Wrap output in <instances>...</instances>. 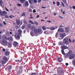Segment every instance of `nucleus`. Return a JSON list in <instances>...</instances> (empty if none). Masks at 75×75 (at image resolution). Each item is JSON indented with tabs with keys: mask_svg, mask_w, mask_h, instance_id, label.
<instances>
[{
	"mask_svg": "<svg viewBox=\"0 0 75 75\" xmlns=\"http://www.w3.org/2000/svg\"><path fill=\"white\" fill-rule=\"evenodd\" d=\"M29 21L30 23H31V24H34V23H33L32 21L30 20H29Z\"/></svg>",
	"mask_w": 75,
	"mask_h": 75,
	"instance_id": "27",
	"label": "nucleus"
},
{
	"mask_svg": "<svg viewBox=\"0 0 75 75\" xmlns=\"http://www.w3.org/2000/svg\"><path fill=\"white\" fill-rule=\"evenodd\" d=\"M48 32L47 30L45 31L44 33V34H48Z\"/></svg>",
	"mask_w": 75,
	"mask_h": 75,
	"instance_id": "31",
	"label": "nucleus"
},
{
	"mask_svg": "<svg viewBox=\"0 0 75 75\" xmlns=\"http://www.w3.org/2000/svg\"><path fill=\"white\" fill-rule=\"evenodd\" d=\"M58 72H60V73H62V72H63V71H59V70L58 71Z\"/></svg>",
	"mask_w": 75,
	"mask_h": 75,
	"instance_id": "56",
	"label": "nucleus"
},
{
	"mask_svg": "<svg viewBox=\"0 0 75 75\" xmlns=\"http://www.w3.org/2000/svg\"><path fill=\"white\" fill-rule=\"evenodd\" d=\"M75 57V54H71L69 57V59H72L73 58H74Z\"/></svg>",
	"mask_w": 75,
	"mask_h": 75,
	"instance_id": "7",
	"label": "nucleus"
},
{
	"mask_svg": "<svg viewBox=\"0 0 75 75\" xmlns=\"http://www.w3.org/2000/svg\"><path fill=\"white\" fill-rule=\"evenodd\" d=\"M35 28V26L34 25H33L32 26V28L33 29V28Z\"/></svg>",
	"mask_w": 75,
	"mask_h": 75,
	"instance_id": "45",
	"label": "nucleus"
},
{
	"mask_svg": "<svg viewBox=\"0 0 75 75\" xmlns=\"http://www.w3.org/2000/svg\"><path fill=\"white\" fill-rule=\"evenodd\" d=\"M30 35L32 36H34V33H31Z\"/></svg>",
	"mask_w": 75,
	"mask_h": 75,
	"instance_id": "44",
	"label": "nucleus"
},
{
	"mask_svg": "<svg viewBox=\"0 0 75 75\" xmlns=\"http://www.w3.org/2000/svg\"><path fill=\"white\" fill-rule=\"evenodd\" d=\"M4 16L5 18H9V17H8V16L7 15H5V16Z\"/></svg>",
	"mask_w": 75,
	"mask_h": 75,
	"instance_id": "34",
	"label": "nucleus"
},
{
	"mask_svg": "<svg viewBox=\"0 0 75 75\" xmlns=\"http://www.w3.org/2000/svg\"><path fill=\"white\" fill-rule=\"evenodd\" d=\"M72 64L74 66H75V59L72 61Z\"/></svg>",
	"mask_w": 75,
	"mask_h": 75,
	"instance_id": "19",
	"label": "nucleus"
},
{
	"mask_svg": "<svg viewBox=\"0 0 75 75\" xmlns=\"http://www.w3.org/2000/svg\"><path fill=\"white\" fill-rule=\"evenodd\" d=\"M1 44L4 45H6L7 44V41L5 40H2V42H1Z\"/></svg>",
	"mask_w": 75,
	"mask_h": 75,
	"instance_id": "5",
	"label": "nucleus"
},
{
	"mask_svg": "<svg viewBox=\"0 0 75 75\" xmlns=\"http://www.w3.org/2000/svg\"><path fill=\"white\" fill-rule=\"evenodd\" d=\"M58 31H59L60 32H64V30L62 28H59L58 30Z\"/></svg>",
	"mask_w": 75,
	"mask_h": 75,
	"instance_id": "16",
	"label": "nucleus"
},
{
	"mask_svg": "<svg viewBox=\"0 0 75 75\" xmlns=\"http://www.w3.org/2000/svg\"><path fill=\"white\" fill-rule=\"evenodd\" d=\"M16 24H18V25H19L20 24V21L18 20H16Z\"/></svg>",
	"mask_w": 75,
	"mask_h": 75,
	"instance_id": "21",
	"label": "nucleus"
},
{
	"mask_svg": "<svg viewBox=\"0 0 75 75\" xmlns=\"http://www.w3.org/2000/svg\"><path fill=\"white\" fill-rule=\"evenodd\" d=\"M5 54L7 56V55H8L10 54V52H5Z\"/></svg>",
	"mask_w": 75,
	"mask_h": 75,
	"instance_id": "20",
	"label": "nucleus"
},
{
	"mask_svg": "<svg viewBox=\"0 0 75 75\" xmlns=\"http://www.w3.org/2000/svg\"><path fill=\"white\" fill-rule=\"evenodd\" d=\"M17 6H18L19 7H20L21 6V4H17Z\"/></svg>",
	"mask_w": 75,
	"mask_h": 75,
	"instance_id": "36",
	"label": "nucleus"
},
{
	"mask_svg": "<svg viewBox=\"0 0 75 75\" xmlns=\"http://www.w3.org/2000/svg\"><path fill=\"white\" fill-rule=\"evenodd\" d=\"M3 59L6 62H7L8 61V59L6 57H3Z\"/></svg>",
	"mask_w": 75,
	"mask_h": 75,
	"instance_id": "11",
	"label": "nucleus"
},
{
	"mask_svg": "<svg viewBox=\"0 0 75 75\" xmlns=\"http://www.w3.org/2000/svg\"><path fill=\"white\" fill-rule=\"evenodd\" d=\"M25 5L26 7H28V6L29 5L28 2L27 1H26L25 3Z\"/></svg>",
	"mask_w": 75,
	"mask_h": 75,
	"instance_id": "14",
	"label": "nucleus"
},
{
	"mask_svg": "<svg viewBox=\"0 0 75 75\" xmlns=\"http://www.w3.org/2000/svg\"><path fill=\"white\" fill-rule=\"evenodd\" d=\"M72 8H74V9H75V6H74V5H73V6H72Z\"/></svg>",
	"mask_w": 75,
	"mask_h": 75,
	"instance_id": "48",
	"label": "nucleus"
},
{
	"mask_svg": "<svg viewBox=\"0 0 75 75\" xmlns=\"http://www.w3.org/2000/svg\"><path fill=\"white\" fill-rule=\"evenodd\" d=\"M62 13L63 14H64V15H65V11H63Z\"/></svg>",
	"mask_w": 75,
	"mask_h": 75,
	"instance_id": "59",
	"label": "nucleus"
},
{
	"mask_svg": "<svg viewBox=\"0 0 75 75\" xmlns=\"http://www.w3.org/2000/svg\"><path fill=\"white\" fill-rule=\"evenodd\" d=\"M50 29V30H54V29H55V28L54 27H52Z\"/></svg>",
	"mask_w": 75,
	"mask_h": 75,
	"instance_id": "35",
	"label": "nucleus"
},
{
	"mask_svg": "<svg viewBox=\"0 0 75 75\" xmlns=\"http://www.w3.org/2000/svg\"><path fill=\"white\" fill-rule=\"evenodd\" d=\"M15 61L17 62H19V63H21V60H15Z\"/></svg>",
	"mask_w": 75,
	"mask_h": 75,
	"instance_id": "23",
	"label": "nucleus"
},
{
	"mask_svg": "<svg viewBox=\"0 0 75 75\" xmlns=\"http://www.w3.org/2000/svg\"><path fill=\"white\" fill-rule=\"evenodd\" d=\"M6 40H8L9 41H13V38L11 37H8L6 38Z\"/></svg>",
	"mask_w": 75,
	"mask_h": 75,
	"instance_id": "9",
	"label": "nucleus"
},
{
	"mask_svg": "<svg viewBox=\"0 0 75 75\" xmlns=\"http://www.w3.org/2000/svg\"><path fill=\"white\" fill-rule=\"evenodd\" d=\"M13 45L14 47H17L18 46V43L17 42L14 41L13 43Z\"/></svg>",
	"mask_w": 75,
	"mask_h": 75,
	"instance_id": "6",
	"label": "nucleus"
},
{
	"mask_svg": "<svg viewBox=\"0 0 75 75\" xmlns=\"http://www.w3.org/2000/svg\"><path fill=\"white\" fill-rule=\"evenodd\" d=\"M57 4L58 6H59V2H57Z\"/></svg>",
	"mask_w": 75,
	"mask_h": 75,
	"instance_id": "41",
	"label": "nucleus"
},
{
	"mask_svg": "<svg viewBox=\"0 0 75 75\" xmlns=\"http://www.w3.org/2000/svg\"><path fill=\"white\" fill-rule=\"evenodd\" d=\"M41 0H39L38 3H40V2H41Z\"/></svg>",
	"mask_w": 75,
	"mask_h": 75,
	"instance_id": "58",
	"label": "nucleus"
},
{
	"mask_svg": "<svg viewBox=\"0 0 75 75\" xmlns=\"http://www.w3.org/2000/svg\"><path fill=\"white\" fill-rule=\"evenodd\" d=\"M16 28H18V26H16Z\"/></svg>",
	"mask_w": 75,
	"mask_h": 75,
	"instance_id": "64",
	"label": "nucleus"
},
{
	"mask_svg": "<svg viewBox=\"0 0 75 75\" xmlns=\"http://www.w3.org/2000/svg\"><path fill=\"white\" fill-rule=\"evenodd\" d=\"M69 55H70V54H69V53H67L64 56V58H68V57H69Z\"/></svg>",
	"mask_w": 75,
	"mask_h": 75,
	"instance_id": "15",
	"label": "nucleus"
},
{
	"mask_svg": "<svg viewBox=\"0 0 75 75\" xmlns=\"http://www.w3.org/2000/svg\"><path fill=\"white\" fill-rule=\"evenodd\" d=\"M7 14V13L5 11H4L3 12H1V15L2 16H5V14Z\"/></svg>",
	"mask_w": 75,
	"mask_h": 75,
	"instance_id": "8",
	"label": "nucleus"
},
{
	"mask_svg": "<svg viewBox=\"0 0 75 75\" xmlns=\"http://www.w3.org/2000/svg\"><path fill=\"white\" fill-rule=\"evenodd\" d=\"M20 2L22 3H24V1H25V0H20Z\"/></svg>",
	"mask_w": 75,
	"mask_h": 75,
	"instance_id": "29",
	"label": "nucleus"
},
{
	"mask_svg": "<svg viewBox=\"0 0 75 75\" xmlns=\"http://www.w3.org/2000/svg\"><path fill=\"white\" fill-rule=\"evenodd\" d=\"M15 39L17 40H19L20 39V36L18 34H16L15 35Z\"/></svg>",
	"mask_w": 75,
	"mask_h": 75,
	"instance_id": "4",
	"label": "nucleus"
},
{
	"mask_svg": "<svg viewBox=\"0 0 75 75\" xmlns=\"http://www.w3.org/2000/svg\"><path fill=\"white\" fill-rule=\"evenodd\" d=\"M36 74L34 73H32L31 75H35Z\"/></svg>",
	"mask_w": 75,
	"mask_h": 75,
	"instance_id": "47",
	"label": "nucleus"
},
{
	"mask_svg": "<svg viewBox=\"0 0 75 75\" xmlns=\"http://www.w3.org/2000/svg\"><path fill=\"white\" fill-rule=\"evenodd\" d=\"M42 28L43 30H46V28L44 26L42 27Z\"/></svg>",
	"mask_w": 75,
	"mask_h": 75,
	"instance_id": "33",
	"label": "nucleus"
},
{
	"mask_svg": "<svg viewBox=\"0 0 75 75\" xmlns=\"http://www.w3.org/2000/svg\"><path fill=\"white\" fill-rule=\"evenodd\" d=\"M23 67H22L21 66H20L19 67V69H22Z\"/></svg>",
	"mask_w": 75,
	"mask_h": 75,
	"instance_id": "55",
	"label": "nucleus"
},
{
	"mask_svg": "<svg viewBox=\"0 0 75 75\" xmlns=\"http://www.w3.org/2000/svg\"><path fill=\"white\" fill-rule=\"evenodd\" d=\"M68 43H69V42H68V38H66L63 40V42L61 41L59 42V43L58 45H64V44H68Z\"/></svg>",
	"mask_w": 75,
	"mask_h": 75,
	"instance_id": "1",
	"label": "nucleus"
},
{
	"mask_svg": "<svg viewBox=\"0 0 75 75\" xmlns=\"http://www.w3.org/2000/svg\"><path fill=\"white\" fill-rule=\"evenodd\" d=\"M22 16H25V12H23L22 15H21Z\"/></svg>",
	"mask_w": 75,
	"mask_h": 75,
	"instance_id": "32",
	"label": "nucleus"
},
{
	"mask_svg": "<svg viewBox=\"0 0 75 75\" xmlns=\"http://www.w3.org/2000/svg\"><path fill=\"white\" fill-rule=\"evenodd\" d=\"M59 62H61L62 61V59L60 57H59L58 59Z\"/></svg>",
	"mask_w": 75,
	"mask_h": 75,
	"instance_id": "17",
	"label": "nucleus"
},
{
	"mask_svg": "<svg viewBox=\"0 0 75 75\" xmlns=\"http://www.w3.org/2000/svg\"><path fill=\"white\" fill-rule=\"evenodd\" d=\"M69 42H72V41H71V40L70 39H69Z\"/></svg>",
	"mask_w": 75,
	"mask_h": 75,
	"instance_id": "50",
	"label": "nucleus"
},
{
	"mask_svg": "<svg viewBox=\"0 0 75 75\" xmlns=\"http://www.w3.org/2000/svg\"><path fill=\"white\" fill-rule=\"evenodd\" d=\"M28 26L29 27H31V25H30V24H29L28 25Z\"/></svg>",
	"mask_w": 75,
	"mask_h": 75,
	"instance_id": "53",
	"label": "nucleus"
},
{
	"mask_svg": "<svg viewBox=\"0 0 75 75\" xmlns=\"http://www.w3.org/2000/svg\"><path fill=\"white\" fill-rule=\"evenodd\" d=\"M34 0H29V2L30 4H33V1Z\"/></svg>",
	"mask_w": 75,
	"mask_h": 75,
	"instance_id": "26",
	"label": "nucleus"
},
{
	"mask_svg": "<svg viewBox=\"0 0 75 75\" xmlns=\"http://www.w3.org/2000/svg\"><path fill=\"white\" fill-rule=\"evenodd\" d=\"M47 58H47V56L45 54V57H44V59H45V60L47 61Z\"/></svg>",
	"mask_w": 75,
	"mask_h": 75,
	"instance_id": "24",
	"label": "nucleus"
},
{
	"mask_svg": "<svg viewBox=\"0 0 75 75\" xmlns=\"http://www.w3.org/2000/svg\"><path fill=\"white\" fill-rule=\"evenodd\" d=\"M40 17V16H39V15H38L36 17V18H38V17Z\"/></svg>",
	"mask_w": 75,
	"mask_h": 75,
	"instance_id": "61",
	"label": "nucleus"
},
{
	"mask_svg": "<svg viewBox=\"0 0 75 75\" xmlns=\"http://www.w3.org/2000/svg\"><path fill=\"white\" fill-rule=\"evenodd\" d=\"M34 0V2L35 3H37V0Z\"/></svg>",
	"mask_w": 75,
	"mask_h": 75,
	"instance_id": "49",
	"label": "nucleus"
},
{
	"mask_svg": "<svg viewBox=\"0 0 75 75\" xmlns=\"http://www.w3.org/2000/svg\"><path fill=\"white\" fill-rule=\"evenodd\" d=\"M58 32H57L55 35L56 38H57V37H58Z\"/></svg>",
	"mask_w": 75,
	"mask_h": 75,
	"instance_id": "30",
	"label": "nucleus"
},
{
	"mask_svg": "<svg viewBox=\"0 0 75 75\" xmlns=\"http://www.w3.org/2000/svg\"><path fill=\"white\" fill-rule=\"evenodd\" d=\"M41 31V30L40 29H34V32L35 34H38V33H40Z\"/></svg>",
	"mask_w": 75,
	"mask_h": 75,
	"instance_id": "3",
	"label": "nucleus"
},
{
	"mask_svg": "<svg viewBox=\"0 0 75 75\" xmlns=\"http://www.w3.org/2000/svg\"><path fill=\"white\" fill-rule=\"evenodd\" d=\"M65 31L66 32L68 33V32L69 31V29L67 27L66 28H65Z\"/></svg>",
	"mask_w": 75,
	"mask_h": 75,
	"instance_id": "25",
	"label": "nucleus"
},
{
	"mask_svg": "<svg viewBox=\"0 0 75 75\" xmlns=\"http://www.w3.org/2000/svg\"><path fill=\"white\" fill-rule=\"evenodd\" d=\"M63 1L64 3H66V0H62Z\"/></svg>",
	"mask_w": 75,
	"mask_h": 75,
	"instance_id": "46",
	"label": "nucleus"
},
{
	"mask_svg": "<svg viewBox=\"0 0 75 75\" xmlns=\"http://www.w3.org/2000/svg\"><path fill=\"white\" fill-rule=\"evenodd\" d=\"M11 69V66H9L7 68H6V70L7 71H10Z\"/></svg>",
	"mask_w": 75,
	"mask_h": 75,
	"instance_id": "10",
	"label": "nucleus"
},
{
	"mask_svg": "<svg viewBox=\"0 0 75 75\" xmlns=\"http://www.w3.org/2000/svg\"><path fill=\"white\" fill-rule=\"evenodd\" d=\"M54 16H56L57 15V13H54Z\"/></svg>",
	"mask_w": 75,
	"mask_h": 75,
	"instance_id": "63",
	"label": "nucleus"
},
{
	"mask_svg": "<svg viewBox=\"0 0 75 75\" xmlns=\"http://www.w3.org/2000/svg\"><path fill=\"white\" fill-rule=\"evenodd\" d=\"M25 25H23L22 26L21 28H22V29H24V28H25Z\"/></svg>",
	"mask_w": 75,
	"mask_h": 75,
	"instance_id": "28",
	"label": "nucleus"
},
{
	"mask_svg": "<svg viewBox=\"0 0 75 75\" xmlns=\"http://www.w3.org/2000/svg\"><path fill=\"white\" fill-rule=\"evenodd\" d=\"M62 6H63V7H65V5H64V3H63L62 2Z\"/></svg>",
	"mask_w": 75,
	"mask_h": 75,
	"instance_id": "40",
	"label": "nucleus"
},
{
	"mask_svg": "<svg viewBox=\"0 0 75 75\" xmlns=\"http://www.w3.org/2000/svg\"><path fill=\"white\" fill-rule=\"evenodd\" d=\"M62 48V52L63 55H65V53L64 52V50H65V49H67L68 47L67 46H65L64 45L62 46L61 47Z\"/></svg>",
	"mask_w": 75,
	"mask_h": 75,
	"instance_id": "2",
	"label": "nucleus"
},
{
	"mask_svg": "<svg viewBox=\"0 0 75 75\" xmlns=\"http://www.w3.org/2000/svg\"><path fill=\"white\" fill-rule=\"evenodd\" d=\"M29 12H31L32 11V9L31 8H30L29 9Z\"/></svg>",
	"mask_w": 75,
	"mask_h": 75,
	"instance_id": "42",
	"label": "nucleus"
},
{
	"mask_svg": "<svg viewBox=\"0 0 75 75\" xmlns=\"http://www.w3.org/2000/svg\"><path fill=\"white\" fill-rule=\"evenodd\" d=\"M35 12H36V11H35V9L33 10V13H35Z\"/></svg>",
	"mask_w": 75,
	"mask_h": 75,
	"instance_id": "51",
	"label": "nucleus"
},
{
	"mask_svg": "<svg viewBox=\"0 0 75 75\" xmlns=\"http://www.w3.org/2000/svg\"><path fill=\"white\" fill-rule=\"evenodd\" d=\"M5 9L7 11H8L9 10L6 8H5Z\"/></svg>",
	"mask_w": 75,
	"mask_h": 75,
	"instance_id": "60",
	"label": "nucleus"
},
{
	"mask_svg": "<svg viewBox=\"0 0 75 75\" xmlns=\"http://www.w3.org/2000/svg\"><path fill=\"white\" fill-rule=\"evenodd\" d=\"M8 47H9L10 48H11L12 47V44L10 42H8Z\"/></svg>",
	"mask_w": 75,
	"mask_h": 75,
	"instance_id": "13",
	"label": "nucleus"
},
{
	"mask_svg": "<svg viewBox=\"0 0 75 75\" xmlns=\"http://www.w3.org/2000/svg\"><path fill=\"white\" fill-rule=\"evenodd\" d=\"M34 23L36 24V25H38V22L36 21H35L34 22Z\"/></svg>",
	"mask_w": 75,
	"mask_h": 75,
	"instance_id": "37",
	"label": "nucleus"
},
{
	"mask_svg": "<svg viewBox=\"0 0 75 75\" xmlns=\"http://www.w3.org/2000/svg\"><path fill=\"white\" fill-rule=\"evenodd\" d=\"M59 17L60 18H62V19L63 18V17L61 16H59Z\"/></svg>",
	"mask_w": 75,
	"mask_h": 75,
	"instance_id": "54",
	"label": "nucleus"
},
{
	"mask_svg": "<svg viewBox=\"0 0 75 75\" xmlns=\"http://www.w3.org/2000/svg\"><path fill=\"white\" fill-rule=\"evenodd\" d=\"M58 28V27L57 26H55V29H57V28Z\"/></svg>",
	"mask_w": 75,
	"mask_h": 75,
	"instance_id": "52",
	"label": "nucleus"
},
{
	"mask_svg": "<svg viewBox=\"0 0 75 75\" xmlns=\"http://www.w3.org/2000/svg\"><path fill=\"white\" fill-rule=\"evenodd\" d=\"M6 62L4 60H2L1 62V64L2 65H4L6 64Z\"/></svg>",
	"mask_w": 75,
	"mask_h": 75,
	"instance_id": "18",
	"label": "nucleus"
},
{
	"mask_svg": "<svg viewBox=\"0 0 75 75\" xmlns=\"http://www.w3.org/2000/svg\"><path fill=\"white\" fill-rule=\"evenodd\" d=\"M66 66H68V63H66Z\"/></svg>",
	"mask_w": 75,
	"mask_h": 75,
	"instance_id": "62",
	"label": "nucleus"
},
{
	"mask_svg": "<svg viewBox=\"0 0 75 75\" xmlns=\"http://www.w3.org/2000/svg\"><path fill=\"white\" fill-rule=\"evenodd\" d=\"M47 22H49V23H51L52 21H47Z\"/></svg>",
	"mask_w": 75,
	"mask_h": 75,
	"instance_id": "57",
	"label": "nucleus"
},
{
	"mask_svg": "<svg viewBox=\"0 0 75 75\" xmlns=\"http://www.w3.org/2000/svg\"><path fill=\"white\" fill-rule=\"evenodd\" d=\"M66 35H65V33H62L61 35V37H62V39H63L64 38V37H65V36Z\"/></svg>",
	"mask_w": 75,
	"mask_h": 75,
	"instance_id": "12",
	"label": "nucleus"
},
{
	"mask_svg": "<svg viewBox=\"0 0 75 75\" xmlns=\"http://www.w3.org/2000/svg\"><path fill=\"white\" fill-rule=\"evenodd\" d=\"M3 4V2L2 1L0 0V5H2Z\"/></svg>",
	"mask_w": 75,
	"mask_h": 75,
	"instance_id": "38",
	"label": "nucleus"
},
{
	"mask_svg": "<svg viewBox=\"0 0 75 75\" xmlns=\"http://www.w3.org/2000/svg\"><path fill=\"white\" fill-rule=\"evenodd\" d=\"M5 51H6V49H3V52H5Z\"/></svg>",
	"mask_w": 75,
	"mask_h": 75,
	"instance_id": "43",
	"label": "nucleus"
},
{
	"mask_svg": "<svg viewBox=\"0 0 75 75\" xmlns=\"http://www.w3.org/2000/svg\"><path fill=\"white\" fill-rule=\"evenodd\" d=\"M18 31L19 33L20 34H22V31L20 30V29H19L18 30Z\"/></svg>",
	"mask_w": 75,
	"mask_h": 75,
	"instance_id": "22",
	"label": "nucleus"
},
{
	"mask_svg": "<svg viewBox=\"0 0 75 75\" xmlns=\"http://www.w3.org/2000/svg\"><path fill=\"white\" fill-rule=\"evenodd\" d=\"M23 22L25 24H27V21L25 20Z\"/></svg>",
	"mask_w": 75,
	"mask_h": 75,
	"instance_id": "39",
	"label": "nucleus"
}]
</instances>
